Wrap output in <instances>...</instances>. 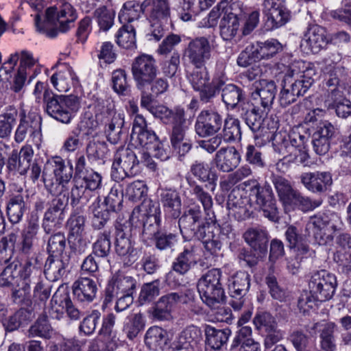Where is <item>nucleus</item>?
<instances>
[{
    "mask_svg": "<svg viewBox=\"0 0 351 351\" xmlns=\"http://www.w3.org/2000/svg\"><path fill=\"white\" fill-rule=\"evenodd\" d=\"M277 92V86L273 80H259L252 93V97L260 99L261 106L265 110H269L274 103Z\"/></svg>",
    "mask_w": 351,
    "mask_h": 351,
    "instance_id": "7c9ffc66",
    "label": "nucleus"
},
{
    "mask_svg": "<svg viewBox=\"0 0 351 351\" xmlns=\"http://www.w3.org/2000/svg\"><path fill=\"white\" fill-rule=\"evenodd\" d=\"M250 197H243L239 189H233L228 196L227 208L235 219L243 221L249 218L251 213L248 208Z\"/></svg>",
    "mask_w": 351,
    "mask_h": 351,
    "instance_id": "bb28decb",
    "label": "nucleus"
},
{
    "mask_svg": "<svg viewBox=\"0 0 351 351\" xmlns=\"http://www.w3.org/2000/svg\"><path fill=\"white\" fill-rule=\"evenodd\" d=\"M300 181L308 191L319 194L325 193L332 184V175L326 171L303 173Z\"/></svg>",
    "mask_w": 351,
    "mask_h": 351,
    "instance_id": "4be33fe9",
    "label": "nucleus"
},
{
    "mask_svg": "<svg viewBox=\"0 0 351 351\" xmlns=\"http://www.w3.org/2000/svg\"><path fill=\"white\" fill-rule=\"evenodd\" d=\"M69 196L66 194L56 195L53 198L46 209L41 227L45 234H52L60 228L65 219V208L67 206Z\"/></svg>",
    "mask_w": 351,
    "mask_h": 351,
    "instance_id": "6e6552de",
    "label": "nucleus"
},
{
    "mask_svg": "<svg viewBox=\"0 0 351 351\" xmlns=\"http://www.w3.org/2000/svg\"><path fill=\"white\" fill-rule=\"evenodd\" d=\"M250 287V276L245 271H239L232 277L229 285L231 298L244 297Z\"/></svg>",
    "mask_w": 351,
    "mask_h": 351,
    "instance_id": "de8ad7c7",
    "label": "nucleus"
},
{
    "mask_svg": "<svg viewBox=\"0 0 351 351\" xmlns=\"http://www.w3.org/2000/svg\"><path fill=\"white\" fill-rule=\"evenodd\" d=\"M240 19L238 14L230 10L226 16H222L219 24L220 35L226 41L235 37L240 27Z\"/></svg>",
    "mask_w": 351,
    "mask_h": 351,
    "instance_id": "37998d69",
    "label": "nucleus"
},
{
    "mask_svg": "<svg viewBox=\"0 0 351 351\" xmlns=\"http://www.w3.org/2000/svg\"><path fill=\"white\" fill-rule=\"evenodd\" d=\"M206 343L213 350H219L226 344L231 330L228 328L217 329L210 325H206L204 328Z\"/></svg>",
    "mask_w": 351,
    "mask_h": 351,
    "instance_id": "f704fd0d",
    "label": "nucleus"
},
{
    "mask_svg": "<svg viewBox=\"0 0 351 351\" xmlns=\"http://www.w3.org/2000/svg\"><path fill=\"white\" fill-rule=\"evenodd\" d=\"M223 136L227 142H233L241 138L240 121L232 115L223 119Z\"/></svg>",
    "mask_w": 351,
    "mask_h": 351,
    "instance_id": "13d9d810",
    "label": "nucleus"
},
{
    "mask_svg": "<svg viewBox=\"0 0 351 351\" xmlns=\"http://www.w3.org/2000/svg\"><path fill=\"white\" fill-rule=\"evenodd\" d=\"M33 156L34 150L30 145L23 146L19 152L13 150L8 159V170L21 176L25 175L30 167Z\"/></svg>",
    "mask_w": 351,
    "mask_h": 351,
    "instance_id": "5701e85b",
    "label": "nucleus"
},
{
    "mask_svg": "<svg viewBox=\"0 0 351 351\" xmlns=\"http://www.w3.org/2000/svg\"><path fill=\"white\" fill-rule=\"evenodd\" d=\"M41 265L38 257L32 256L22 266V281L26 283L25 289H28L31 287V282L42 278Z\"/></svg>",
    "mask_w": 351,
    "mask_h": 351,
    "instance_id": "79ce46f5",
    "label": "nucleus"
},
{
    "mask_svg": "<svg viewBox=\"0 0 351 351\" xmlns=\"http://www.w3.org/2000/svg\"><path fill=\"white\" fill-rule=\"evenodd\" d=\"M160 281L155 280L151 282L145 283L141 289L138 302L141 305L151 302L160 294Z\"/></svg>",
    "mask_w": 351,
    "mask_h": 351,
    "instance_id": "338daca9",
    "label": "nucleus"
},
{
    "mask_svg": "<svg viewBox=\"0 0 351 351\" xmlns=\"http://www.w3.org/2000/svg\"><path fill=\"white\" fill-rule=\"evenodd\" d=\"M43 101L47 114L64 124L71 122L80 107V99L74 95H56L45 90Z\"/></svg>",
    "mask_w": 351,
    "mask_h": 351,
    "instance_id": "7ed1b4c3",
    "label": "nucleus"
},
{
    "mask_svg": "<svg viewBox=\"0 0 351 351\" xmlns=\"http://www.w3.org/2000/svg\"><path fill=\"white\" fill-rule=\"evenodd\" d=\"M341 218L335 212L327 210L311 216L306 225V230L312 233L315 241L326 245L333 240V233L339 230Z\"/></svg>",
    "mask_w": 351,
    "mask_h": 351,
    "instance_id": "423d86ee",
    "label": "nucleus"
},
{
    "mask_svg": "<svg viewBox=\"0 0 351 351\" xmlns=\"http://www.w3.org/2000/svg\"><path fill=\"white\" fill-rule=\"evenodd\" d=\"M240 117L254 133V138L258 140L265 136L263 126L264 118L258 107L249 103L241 104L239 108Z\"/></svg>",
    "mask_w": 351,
    "mask_h": 351,
    "instance_id": "6ab92c4d",
    "label": "nucleus"
},
{
    "mask_svg": "<svg viewBox=\"0 0 351 351\" xmlns=\"http://www.w3.org/2000/svg\"><path fill=\"white\" fill-rule=\"evenodd\" d=\"M197 263V256L193 247L185 248L172 263V270L180 275L186 274Z\"/></svg>",
    "mask_w": 351,
    "mask_h": 351,
    "instance_id": "4c0bfd02",
    "label": "nucleus"
},
{
    "mask_svg": "<svg viewBox=\"0 0 351 351\" xmlns=\"http://www.w3.org/2000/svg\"><path fill=\"white\" fill-rule=\"evenodd\" d=\"M188 80L193 89L199 92L200 101L210 102L215 97V90L220 88L221 77H214L210 82V76L205 66L196 69L188 75Z\"/></svg>",
    "mask_w": 351,
    "mask_h": 351,
    "instance_id": "1a4fd4ad",
    "label": "nucleus"
},
{
    "mask_svg": "<svg viewBox=\"0 0 351 351\" xmlns=\"http://www.w3.org/2000/svg\"><path fill=\"white\" fill-rule=\"evenodd\" d=\"M157 72L156 60L150 55H140L132 64V73L138 89L147 88L149 82L156 79Z\"/></svg>",
    "mask_w": 351,
    "mask_h": 351,
    "instance_id": "f8f14e48",
    "label": "nucleus"
},
{
    "mask_svg": "<svg viewBox=\"0 0 351 351\" xmlns=\"http://www.w3.org/2000/svg\"><path fill=\"white\" fill-rule=\"evenodd\" d=\"M52 331V327L49 324L47 313L39 315L35 322L28 329V337L34 338L39 337L44 339H49Z\"/></svg>",
    "mask_w": 351,
    "mask_h": 351,
    "instance_id": "603ef678",
    "label": "nucleus"
},
{
    "mask_svg": "<svg viewBox=\"0 0 351 351\" xmlns=\"http://www.w3.org/2000/svg\"><path fill=\"white\" fill-rule=\"evenodd\" d=\"M201 329L194 325L184 328L172 342V351H195V347L202 340Z\"/></svg>",
    "mask_w": 351,
    "mask_h": 351,
    "instance_id": "412c9836",
    "label": "nucleus"
},
{
    "mask_svg": "<svg viewBox=\"0 0 351 351\" xmlns=\"http://www.w3.org/2000/svg\"><path fill=\"white\" fill-rule=\"evenodd\" d=\"M25 198L27 197L23 194L22 189L8 196L5 212L8 221L12 225L19 223L23 219L27 208Z\"/></svg>",
    "mask_w": 351,
    "mask_h": 351,
    "instance_id": "a878e982",
    "label": "nucleus"
},
{
    "mask_svg": "<svg viewBox=\"0 0 351 351\" xmlns=\"http://www.w3.org/2000/svg\"><path fill=\"white\" fill-rule=\"evenodd\" d=\"M136 288V280L132 276L123 274L114 275L108 282L104 290L101 307L105 309L117 295H133Z\"/></svg>",
    "mask_w": 351,
    "mask_h": 351,
    "instance_id": "ddd939ff",
    "label": "nucleus"
},
{
    "mask_svg": "<svg viewBox=\"0 0 351 351\" xmlns=\"http://www.w3.org/2000/svg\"><path fill=\"white\" fill-rule=\"evenodd\" d=\"M45 20L39 14L34 18L36 30L47 37L54 38L60 33H66L74 27L77 12L68 0H57L45 10Z\"/></svg>",
    "mask_w": 351,
    "mask_h": 351,
    "instance_id": "f257e3e1",
    "label": "nucleus"
},
{
    "mask_svg": "<svg viewBox=\"0 0 351 351\" xmlns=\"http://www.w3.org/2000/svg\"><path fill=\"white\" fill-rule=\"evenodd\" d=\"M190 172L200 182H208L212 186V191L215 190L218 176L208 165L203 162L195 161L191 166Z\"/></svg>",
    "mask_w": 351,
    "mask_h": 351,
    "instance_id": "a18cd8bd",
    "label": "nucleus"
},
{
    "mask_svg": "<svg viewBox=\"0 0 351 351\" xmlns=\"http://www.w3.org/2000/svg\"><path fill=\"white\" fill-rule=\"evenodd\" d=\"M100 197H97L91 206V226L96 230L105 228L110 219L111 213L100 204Z\"/></svg>",
    "mask_w": 351,
    "mask_h": 351,
    "instance_id": "09e8293b",
    "label": "nucleus"
},
{
    "mask_svg": "<svg viewBox=\"0 0 351 351\" xmlns=\"http://www.w3.org/2000/svg\"><path fill=\"white\" fill-rule=\"evenodd\" d=\"M117 44L125 49H132L136 47V34L134 27L125 24L119 29L117 35Z\"/></svg>",
    "mask_w": 351,
    "mask_h": 351,
    "instance_id": "69168bd1",
    "label": "nucleus"
},
{
    "mask_svg": "<svg viewBox=\"0 0 351 351\" xmlns=\"http://www.w3.org/2000/svg\"><path fill=\"white\" fill-rule=\"evenodd\" d=\"M75 184L70 192L71 206L74 208L80 205L86 206L91 197L92 193L87 190L82 184L79 185L78 180H74Z\"/></svg>",
    "mask_w": 351,
    "mask_h": 351,
    "instance_id": "052dcab7",
    "label": "nucleus"
},
{
    "mask_svg": "<svg viewBox=\"0 0 351 351\" xmlns=\"http://www.w3.org/2000/svg\"><path fill=\"white\" fill-rule=\"evenodd\" d=\"M241 155L234 147H221L213 158L216 168L223 173H230L240 163Z\"/></svg>",
    "mask_w": 351,
    "mask_h": 351,
    "instance_id": "393cba45",
    "label": "nucleus"
},
{
    "mask_svg": "<svg viewBox=\"0 0 351 351\" xmlns=\"http://www.w3.org/2000/svg\"><path fill=\"white\" fill-rule=\"evenodd\" d=\"M204 223L203 213L199 205L188 207L178 220L181 233L188 239L191 238Z\"/></svg>",
    "mask_w": 351,
    "mask_h": 351,
    "instance_id": "a211bd4d",
    "label": "nucleus"
},
{
    "mask_svg": "<svg viewBox=\"0 0 351 351\" xmlns=\"http://www.w3.org/2000/svg\"><path fill=\"white\" fill-rule=\"evenodd\" d=\"M221 278V270L213 268L198 280L197 287L200 298L202 302L211 308H216L226 299Z\"/></svg>",
    "mask_w": 351,
    "mask_h": 351,
    "instance_id": "39448f33",
    "label": "nucleus"
},
{
    "mask_svg": "<svg viewBox=\"0 0 351 351\" xmlns=\"http://www.w3.org/2000/svg\"><path fill=\"white\" fill-rule=\"evenodd\" d=\"M288 340L296 351H312L311 339L302 330H294L289 335Z\"/></svg>",
    "mask_w": 351,
    "mask_h": 351,
    "instance_id": "774afa93",
    "label": "nucleus"
},
{
    "mask_svg": "<svg viewBox=\"0 0 351 351\" xmlns=\"http://www.w3.org/2000/svg\"><path fill=\"white\" fill-rule=\"evenodd\" d=\"M304 41L313 53H317L330 43V38L324 27L312 25L304 34Z\"/></svg>",
    "mask_w": 351,
    "mask_h": 351,
    "instance_id": "cd10ccee",
    "label": "nucleus"
},
{
    "mask_svg": "<svg viewBox=\"0 0 351 351\" xmlns=\"http://www.w3.org/2000/svg\"><path fill=\"white\" fill-rule=\"evenodd\" d=\"M107 112L112 114L110 122L108 124L105 132L108 140L112 144H117L121 138L122 128L124 125V117L121 113L114 112L113 106H107Z\"/></svg>",
    "mask_w": 351,
    "mask_h": 351,
    "instance_id": "58836bf2",
    "label": "nucleus"
},
{
    "mask_svg": "<svg viewBox=\"0 0 351 351\" xmlns=\"http://www.w3.org/2000/svg\"><path fill=\"white\" fill-rule=\"evenodd\" d=\"M114 165L123 166V168L127 171L135 172L138 171L139 160L134 151L129 147H121L114 154Z\"/></svg>",
    "mask_w": 351,
    "mask_h": 351,
    "instance_id": "e433bc0d",
    "label": "nucleus"
},
{
    "mask_svg": "<svg viewBox=\"0 0 351 351\" xmlns=\"http://www.w3.org/2000/svg\"><path fill=\"white\" fill-rule=\"evenodd\" d=\"M182 293L171 292L162 295L154 303L149 311L152 317L159 321L169 320L171 317L172 309L180 302L184 301Z\"/></svg>",
    "mask_w": 351,
    "mask_h": 351,
    "instance_id": "aec40b11",
    "label": "nucleus"
},
{
    "mask_svg": "<svg viewBox=\"0 0 351 351\" xmlns=\"http://www.w3.org/2000/svg\"><path fill=\"white\" fill-rule=\"evenodd\" d=\"M315 71L309 63L297 61L292 63L283 80L298 97L303 96L313 84Z\"/></svg>",
    "mask_w": 351,
    "mask_h": 351,
    "instance_id": "0eeeda50",
    "label": "nucleus"
},
{
    "mask_svg": "<svg viewBox=\"0 0 351 351\" xmlns=\"http://www.w3.org/2000/svg\"><path fill=\"white\" fill-rule=\"evenodd\" d=\"M72 291L77 301L90 303L96 298L97 287L93 279L88 277H80L73 282Z\"/></svg>",
    "mask_w": 351,
    "mask_h": 351,
    "instance_id": "c85d7f7f",
    "label": "nucleus"
},
{
    "mask_svg": "<svg viewBox=\"0 0 351 351\" xmlns=\"http://www.w3.org/2000/svg\"><path fill=\"white\" fill-rule=\"evenodd\" d=\"M168 334L166 330L158 326H153L148 329L145 336V343L152 350H162L168 341Z\"/></svg>",
    "mask_w": 351,
    "mask_h": 351,
    "instance_id": "ea45409f",
    "label": "nucleus"
},
{
    "mask_svg": "<svg viewBox=\"0 0 351 351\" xmlns=\"http://www.w3.org/2000/svg\"><path fill=\"white\" fill-rule=\"evenodd\" d=\"M223 122V115L216 108L204 109L197 117L195 132L202 138L211 136L220 131Z\"/></svg>",
    "mask_w": 351,
    "mask_h": 351,
    "instance_id": "2eb2a0df",
    "label": "nucleus"
},
{
    "mask_svg": "<svg viewBox=\"0 0 351 351\" xmlns=\"http://www.w3.org/2000/svg\"><path fill=\"white\" fill-rule=\"evenodd\" d=\"M32 319V311L21 308L13 315L5 319L2 324L6 332H11L27 324Z\"/></svg>",
    "mask_w": 351,
    "mask_h": 351,
    "instance_id": "49530a36",
    "label": "nucleus"
},
{
    "mask_svg": "<svg viewBox=\"0 0 351 351\" xmlns=\"http://www.w3.org/2000/svg\"><path fill=\"white\" fill-rule=\"evenodd\" d=\"M160 201L167 214L177 219L181 214L182 202L178 192L171 189H161Z\"/></svg>",
    "mask_w": 351,
    "mask_h": 351,
    "instance_id": "473e14b6",
    "label": "nucleus"
},
{
    "mask_svg": "<svg viewBox=\"0 0 351 351\" xmlns=\"http://www.w3.org/2000/svg\"><path fill=\"white\" fill-rule=\"evenodd\" d=\"M42 119L34 112L26 114L24 110L19 113V123L14 134L16 143L23 142L27 136L34 138L41 132Z\"/></svg>",
    "mask_w": 351,
    "mask_h": 351,
    "instance_id": "f3484780",
    "label": "nucleus"
},
{
    "mask_svg": "<svg viewBox=\"0 0 351 351\" xmlns=\"http://www.w3.org/2000/svg\"><path fill=\"white\" fill-rule=\"evenodd\" d=\"M221 82H222V84L220 85V88L215 90V96L217 93L221 91V100L227 109L233 110L237 107L239 108V103L245 99L243 90L234 84H226L222 77Z\"/></svg>",
    "mask_w": 351,
    "mask_h": 351,
    "instance_id": "c756f323",
    "label": "nucleus"
},
{
    "mask_svg": "<svg viewBox=\"0 0 351 351\" xmlns=\"http://www.w3.org/2000/svg\"><path fill=\"white\" fill-rule=\"evenodd\" d=\"M337 286L335 275L324 269L314 272L308 283L310 293L319 302L330 300L335 294Z\"/></svg>",
    "mask_w": 351,
    "mask_h": 351,
    "instance_id": "9d476101",
    "label": "nucleus"
},
{
    "mask_svg": "<svg viewBox=\"0 0 351 351\" xmlns=\"http://www.w3.org/2000/svg\"><path fill=\"white\" fill-rule=\"evenodd\" d=\"M139 210V208H134L128 220L123 222L118 220L116 221L114 225L116 236L132 237L133 230L138 226Z\"/></svg>",
    "mask_w": 351,
    "mask_h": 351,
    "instance_id": "4d7b16f0",
    "label": "nucleus"
},
{
    "mask_svg": "<svg viewBox=\"0 0 351 351\" xmlns=\"http://www.w3.org/2000/svg\"><path fill=\"white\" fill-rule=\"evenodd\" d=\"M93 17L96 20L100 29L106 32L114 24L115 12L106 6H100L94 11Z\"/></svg>",
    "mask_w": 351,
    "mask_h": 351,
    "instance_id": "e2e57ef3",
    "label": "nucleus"
},
{
    "mask_svg": "<svg viewBox=\"0 0 351 351\" xmlns=\"http://www.w3.org/2000/svg\"><path fill=\"white\" fill-rule=\"evenodd\" d=\"M335 323L329 322L324 324L320 332V345L324 351H335L336 348L334 332L337 329Z\"/></svg>",
    "mask_w": 351,
    "mask_h": 351,
    "instance_id": "0e129e2a",
    "label": "nucleus"
},
{
    "mask_svg": "<svg viewBox=\"0 0 351 351\" xmlns=\"http://www.w3.org/2000/svg\"><path fill=\"white\" fill-rule=\"evenodd\" d=\"M212 46L206 36L191 39L184 50V56L196 69L203 68L211 58Z\"/></svg>",
    "mask_w": 351,
    "mask_h": 351,
    "instance_id": "4468645a",
    "label": "nucleus"
},
{
    "mask_svg": "<svg viewBox=\"0 0 351 351\" xmlns=\"http://www.w3.org/2000/svg\"><path fill=\"white\" fill-rule=\"evenodd\" d=\"M187 126L172 127L170 133L171 147L178 154L180 160L191 149V141L186 138Z\"/></svg>",
    "mask_w": 351,
    "mask_h": 351,
    "instance_id": "2f4dec72",
    "label": "nucleus"
},
{
    "mask_svg": "<svg viewBox=\"0 0 351 351\" xmlns=\"http://www.w3.org/2000/svg\"><path fill=\"white\" fill-rule=\"evenodd\" d=\"M137 7L151 23L152 35L159 40L164 36L165 27L170 22L169 0H144L141 5L137 3Z\"/></svg>",
    "mask_w": 351,
    "mask_h": 351,
    "instance_id": "20e7f679",
    "label": "nucleus"
},
{
    "mask_svg": "<svg viewBox=\"0 0 351 351\" xmlns=\"http://www.w3.org/2000/svg\"><path fill=\"white\" fill-rule=\"evenodd\" d=\"M138 223H142L143 226L142 241L145 245H149L150 242L153 241L154 238L161 232L160 230V219L152 217L140 219Z\"/></svg>",
    "mask_w": 351,
    "mask_h": 351,
    "instance_id": "864d4df0",
    "label": "nucleus"
},
{
    "mask_svg": "<svg viewBox=\"0 0 351 351\" xmlns=\"http://www.w3.org/2000/svg\"><path fill=\"white\" fill-rule=\"evenodd\" d=\"M22 265L18 260L8 264L0 274L1 287L19 286L22 281Z\"/></svg>",
    "mask_w": 351,
    "mask_h": 351,
    "instance_id": "c9c22d12",
    "label": "nucleus"
},
{
    "mask_svg": "<svg viewBox=\"0 0 351 351\" xmlns=\"http://www.w3.org/2000/svg\"><path fill=\"white\" fill-rule=\"evenodd\" d=\"M271 182L278 193L280 200L285 204L291 205V200L297 193L290 182L279 175H271Z\"/></svg>",
    "mask_w": 351,
    "mask_h": 351,
    "instance_id": "c03bdc74",
    "label": "nucleus"
},
{
    "mask_svg": "<svg viewBox=\"0 0 351 351\" xmlns=\"http://www.w3.org/2000/svg\"><path fill=\"white\" fill-rule=\"evenodd\" d=\"M158 141L159 138L155 132L148 128L135 135H130L131 145L135 147L138 145L141 146L145 147L147 151L152 149Z\"/></svg>",
    "mask_w": 351,
    "mask_h": 351,
    "instance_id": "bf43d9fd",
    "label": "nucleus"
},
{
    "mask_svg": "<svg viewBox=\"0 0 351 351\" xmlns=\"http://www.w3.org/2000/svg\"><path fill=\"white\" fill-rule=\"evenodd\" d=\"M111 231L110 230H104L103 232H100L97 240L93 244V254L98 259L107 258L111 249Z\"/></svg>",
    "mask_w": 351,
    "mask_h": 351,
    "instance_id": "5fc2aeb1",
    "label": "nucleus"
},
{
    "mask_svg": "<svg viewBox=\"0 0 351 351\" xmlns=\"http://www.w3.org/2000/svg\"><path fill=\"white\" fill-rule=\"evenodd\" d=\"M17 117L18 110L14 106H9L5 112L0 114V138L5 139L10 136Z\"/></svg>",
    "mask_w": 351,
    "mask_h": 351,
    "instance_id": "8fccbe9b",
    "label": "nucleus"
},
{
    "mask_svg": "<svg viewBox=\"0 0 351 351\" xmlns=\"http://www.w3.org/2000/svg\"><path fill=\"white\" fill-rule=\"evenodd\" d=\"M249 197L250 200L254 199L256 204L262 209L263 215L270 221L276 222L279 219L276 200L271 186L265 184L261 186L256 181H252Z\"/></svg>",
    "mask_w": 351,
    "mask_h": 351,
    "instance_id": "9b49d317",
    "label": "nucleus"
},
{
    "mask_svg": "<svg viewBox=\"0 0 351 351\" xmlns=\"http://www.w3.org/2000/svg\"><path fill=\"white\" fill-rule=\"evenodd\" d=\"M265 282L267 286L269 293L274 300L280 302H286L289 300V291L279 285L277 278L273 273H269L267 275Z\"/></svg>",
    "mask_w": 351,
    "mask_h": 351,
    "instance_id": "6e6d98bb",
    "label": "nucleus"
},
{
    "mask_svg": "<svg viewBox=\"0 0 351 351\" xmlns=\"http://www.w3.org/2000/svg\"><path fill=\"white\" fill-rule=\"evenodd\" d=\"M47 165L51 167L52 173L49 172L47 167L43 170L42 181L45 188L52 195H62L68 190L67 185L74 178L73 165L58 156L52 157Z\"/></svg>",
    "mask_w": 351,
    "mask_h": 351,
    "instance_id": "f03ea898",
    "label": "nucleus"
},
{
    "mask_svg": "<svg viewBox=\"0 0 351 351\" xmlns=\"http://www.w3.org/2000/svg\"><path fill=\"white\" fill-rule=\"evenodd\" d=\"M68 258L62 256H49L44 268V274L50 281H56L66 274L68 267Z\"/></svg>",
    "mask_w": 351,
    "mask_h": 351,
    "instance_id": "72a5a7b5",
    "label": "nucleus"
},
{
    "mask_svg": "<svg viewBox=\"0 0 351 351\" xmlns=\"http://www.w3.org/2000/svg\"><path fill=\"white\" fill-rule=\"evenodd\" d=\"M245 241L261 257L267 254L269 234L266 229L260 227L247 228L243 234Z\"/></svg>",
    "mask_w": 351,
    "mask_h": 351,
    "instance_id": "b1692460",
    "label": "nucleus"
},
{
    "mask_svg": "<svg viewBox=\"0 0 351 351\" xmlns=\"http://www.w3.org/2000/svg\"><path fill=\"white\" fill-rule=\"evenodd\" d=\"M288 247L293 249L298 253L305 254L308 252L309 247L306 243V238L294 226H289L285 233Z\"/></svg>",
    "mask_w": 351,
    "mask_h": 351,
    "instance_id": "a19ab883",
    "label": "nucleus"
},
{
    "mask_svg": "<svg viewBox=\"0 0 351 351\" xmlns=\"http://www.w3.org/2000/svg\"><path fill=\"white\" fill-rule=\"evenodd\" d=\"M253 324L257 330H264L267 333L264 339V346L267 348L283 339V333L278 328V323L270 313L257 312L253 318Z\"/></svg>",
    "mask_w": 351,
    "mask_h": 351,
    "instance_id": "dca6fc26",
    "label": "nucleus"
},
{
    "mask_svg": "<svg viewBox=\"0 0 351 351\" xmlns=\"http://www.w3.org/2000/svg\"><path fill=\"white\" fill-rule=\"evenodd\" d=\"M190 193L193 195L202 205L205 212H208L213 207V201L211 195L208 193L202 185L199 184L193 178L186 177Z\"/></svg>",
    "mask_w": 351,
    "mask_h": 351,
    "instance_id": "3c124183",
    "label": "nucleus"
},
{
    "mask_svg": "<svg viewBox=\"0 0 351 351\" xmlns=\"http://www.w3.org/2000/svg\"><path fill=\"white\" fill-rule=\"evenodd\" d=\"M267 17L266 26L267 29L271 30L285 25L291 19V12L288 8H284L278 10H272L271 13L265 15Z\"/></svg>",
    "mask_w": 351,
    "mask_h": 351,
    "instance_id": "680f3d73",
    "label": "nucleus"
}]
</instances>
